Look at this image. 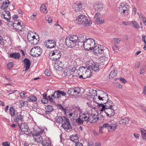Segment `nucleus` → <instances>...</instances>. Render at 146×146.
<instances>
[{"mask_svg": "<svg viewBox=\"0 0 146 146\" xmlns=\"http://www.w3.org/2000/svg\"><path fill=\"white\" fill-rule=\"evenodd\" d=\"M98 114H89L88 113H83L81 116L82 119H84L85 121L88 123H93L95 122L98 119Z\"/></svg>", "mask_w": 146, "mask_h": 146, "instance_id": "obj_1", "label": "nucleus"}, {"mask_svg": "<svg viewBox=\"0 0 146 146\" xmlns=\"http://www.w3.org/2000/svg\"><path fill=\"white\" fill-rule=\"evenodd\" d=\"M44 132V129L40 128H37L36 129H34V131L31 132V134L33 137L35 143H40L43 140L41 134Z\"/></svg>", "mask_w": 146, "mask_h": 146, "instance_id": "obj_2", "label": "nucleus"}, {"mask_svg": "<svg viewBox=\"0 0 146 146\" xmlns=\"http://www.w3.org/2000/svg\"><path fill=\"white\" fill-rule=\"evenodd\" d=\"M76 23L79 25H83L84 26H90L92 24V21L88 20L87 17L84 15H80L77 17Z\"/></svg>", "mask_w": 146, "mask_h": 146, "instance_id": "obj_3", "label": "nucleus"}, {"mask_svg": "<svg viewBox=\"0 0 146 146\" xmlns=\"http://www.w3.org/2000/svg\"><path fill=\"white\" fill-rule=\"evenodd\" d=\"M92 50L95 55H97L99 54H102L104 56H106L109 54L108 49L104 48L103 46L99 44L94 46Z\"/></svg>", "mask_w": 146, "mask_h": 146, "instance_id": "obj_4", "label": "nucleus"}, {"mask_svg": "<svg viewBox=\"0 0 146 146\" xmlns=\"http://www.w3.org/2000/svg\"><path fill=\"white\" fill-rule=\"evenodd\" d=\"M95 45L94 40L92 38H88L83 44V46L85 50H92L94 46Z\"/></svg>", "mask_w": 146, "mask_h": 146, "instance_id": "obj_5", "label": "nucleus"}, {"mask_svg": "<svg viewBox=\"0 0 146 146\" xmlns=\"http://www.w3.org/2000/svg\"><path fill=\"white\" fill-rule=\"evenodd\" d=\"M79 71L82 74L79 76L80 78L86 79L90 76L91 74L90 70L86 67H82L80 68Z\"/></svg>", "mask_w": 146, "mask_h": 146, "instance_id": "obj_6", "label": "nucleus"}, {"mask_svg": "<svg viewBox=\"0 0 146 146\" xmlns=\"http://www.w3.org/2000/svg\"><path fill=\"white\" fill-rule=\"evenodd\" d=\"M42 51V50L39 47L36 46L31 49L30 53L31 55L33 56L38 57L41 54Z\"/></svg>", "mask_w": 146, "mask_h": 146, "instance_id": "obj_7", "label": "nucleus"}, {"mask_svg": "<svg viewBox=\"0 0 146 146\" xmlns=\"http://www.w3.org/2000/svg\"><path fill=\"white\" fill-rule=\"evenodd\" d=\"M50 55L52 56V60L54 61H56L60 58L61 54L60 51L58 50H55L52 51L50 53Z\"/></svg>", "mask_w": 146, "mask_h": 146, "instance_id": "obj_8", "label": "nucleus"}, {"mask_svg": "<svg viewBox=\"0 0 146 146\" xmlns=\"http://www.w3.org/2000/svg\"><path fill=\"white\" fill-rule=\"evenodd\" d=\"M23 117L20 113H17L16 114L14 120L17 123L19 127H20V124H23Z\"/></svg>", "mask_w": 146, "mask_h": 146, "instance_id": "obj_9", "label": "nucleus"}, {"mask_svg": "<svg viewBox=\"0 0 146 146\" xmlns=\"http://www.w3.org/2000/svg\"><path fill=\"white\" fill-rule=\"evenodd\" d=\"M62 126L64 129H69L72 128V127L69 122V119L67 118H64L63 122L62 123Z\"/></svg>", "mask_w": 146, "mask_h": 146, "instance_id": "obj_10", "label": "nucleus"}, {"mask_svg": "<svg viewBox=\"0 0 146 146\" xmlns=\"http://www.w3.org/2000/svg\"><path fill=\"white\" fill-rule=\"evenodd\" d=\"M44 45L48 48H52L56 46V42L52 40H49L45 41Z\"/></svg>", "mask_w": 146, "mask_h": 146, "instance_id": "obj_11", "label": "nucleus"}, {"mask_svg": "<svg viewBox=\"0 0 146 146\" xmlns=\"http://www.w3.org/2000/svg\"><path fill=\"white\" fill-rule=\"evenodd\" d=\"M21 23L22 24V23H21L20 22H18L16 21L15 23H13V26L17 30H19L22 31V29H24L25 27L21 24Z\"/></svg>", "mask_w": 146, "mask_h": 146, "instance_id": "obj_12", "label": "nucleus"}, {"mask_svg": "<svg viewBox=\"0 0 146 146\" xmlns=\"http://www.w3.org/2000/svg\"><path fill=\"white\" fill-rule=\"evenodd\" d=\"M104 110L105 112L108 117H111L113 116L115 114L113 107L108 108H106Z\"/></svg>", "mask_w": 146, "mask_h": 146, "instance_id": "obj_13", "label": "nucleus"}, {"mask_svg": "<svg viewBox=\"0 0 146 146\" xmlns=\"http://www.w3.org/2000/svg\"><path fill=\"white\" fill-rule=\"evenodd\" d=\"M74 40H72L69 38V37H67L66 39L65 42L66 45L69 47H72L76 44L77 45V42H73Z\"/></svg>", "mask_w": 146, "mask_h": 146, "instance_id": "obj_14", "label": "nucleus"}, {"mask_svg": "<svg viewBox=\"0 0 146 146\" xmlns=\"http://www.w3.org/2000/svg\"><path fill=\"white\" fill-rule=\"evenodd\" d=\"M99 64L98 63L96 64L93 63H90L88 67V69L90 70L91 69L94 72H98L99 70Z\"/></svg>", "mask_w": 146, "mask_h": 146, "instance_id": "obj_15", "label": "nucleus"}, {"mask_svg": "<svg viewBox=\"0 0 146 146\" xmlns=\"http://www.w3.org/2000/svg\"><path fill=\"white\" fill-rule=\"evenodd\" d=\"M100 14L99 12H97L94 16V19L96 21L100 24H102L104 22V21L100 18Z\"/></svg>", "mask_w": 146, "mask_h": 146, "instance_id": "obj_16", "label": "nucleus"}, {"mask_svg": "<svg viewBox=\"0 0 146 146\" xmlns=\"http://www.w3.org/2000/svg\"><path fill=\"white\" fill-rule=\"evenodd\" d=\"M82 5H83L81 3V2H80L78 3H74L72 5V8L74 10L77 12L78 11L81 10L82 7Z\"/></svg>", "mask_w": 146, "mask_h": 146, "instance_id": "obj_17", "label": "nucleus"}, {"mask_svg": "<svg viewBox=\"0 0 146 146\" xmlns=\"http://www.w3.org/2000/svg\"><path fill=\"white\" fill-rule=\"evenodd\" d=\"M24 68H25V71H26L29 68L31 62L30 60L27 58H25L24 60Z\"/></svg>", "mask_w": 146, "mask_h": 146, "instance_id": "obj_18", "label": "nucleus"}, {"mask_svg": "<svg viewBox=\"0 0 146 146\" xmlns=\"http://www.w3.org/2000/svg\"><path fill=\"white\" fill-rule=\"evenodd\" d=\"M103 7V5L98 2H96L94 5V9L96 11H101Z\"/></svg>", "mask_w": 146, "mask_h": 146, "instance_id": "obj_19", "label": "nucleus"}, {"mask_svg": "<svg viewBox=\"0 0 146 146\" xmlns=\"http://www.w3.org/2000/svg\"><path fill=\"white\" fill-rule=\"evenodd\" d=\"M110 125L108 127V130L109 131H115L117 128V125L116 123L111 122L109 123Z\"/></svg>", "mask_w": 146, "mask_h": 146, "instance_id": "obj_20", "label": "nucleus"}, {"mask_svg": "<svg viewBox=\"0 0 146 146\" xmlns=\"http://www.w3.org/2000/svg\"><path fill=\"white\" fill-rule=\"evenodd\" d=\"M9 56L11 57L14 58L15 59H19L20 58V55L19 52H11Z\"/></svg>", "mask_w": 146, "mask_h": 146, "instance_id": "obj_21", "label": "nucleus"}, {"mask_svg": "<svg viewBox=\"0 0 146 146\" xmlns=\"http://www.w3.org/2000/svg\"><path fill=\"white\" fill-rule=\"evenodd\" d=\"M78 42H80V43L83 44V43H84L85 42V40L86 39H87L86 38L85 36H84L82 35H80L78 37Z\"/></svg>", "mask_w": 146, "mask_h": 146, "instance_id": "obj_22", "label": "nucleus"}, {"mask_svg": "<svg viewBox=\"0 0 146 146\" xmlns=\"http://www.w3.org/2000/svg\"><path fill=\"white\" fill-rule=\"evenodd\" d=\"M103 103L105 104V109L113 108L112 102L110 100H108L106 102H103Z\"/></svg>", "mask_w": 146, "mask_h": 146, "instance_id": "obj_23", "label": "nucleus"}, {"mask_svg": "<svg viewBox=\"0 0 146 146\" xmlns=\"http://www.w3.org/2000/svg\"><path fill=\"white\" fill-rule=\"evenodd\" d=\"M117 70L116 68H114L113 70L110 72L109 75V78H113L115 77L117 74Z\"/></svg>", "mask_w": 146, "mask_h": 146, "instance_id": "obj_24", "label": "nucleus"}, {"mask_svg": "<svg viewBox=\"0 0 146 146\" xmlns=\"http://www.w3.org/2000/svg\"><path fill=\"white\" fill-rule=\"evenodd\" d=\"M130 120V119L129 118H123L119 121V123L121 125H125L126 124H128L129 121Z\"/></svg>", "mask_w": 146, "mask_h": 146, "instance_id": "obj_25", "label": "nucleus"}, {"mask_svg": "<svg viewBox=\"0 0 146 146\" xmlns=\"http://www.w3.org/2000/svg\"><path fill=\"white\" fill-rule=\"evenodd\" d=\"M82 114H81L80 115V117H78L76 119L75 121L76 123L78 125H80L83 124L84 121H85L84 119H82L81 116L82 115Z\"/></svg>", "mask_w": 146, "mask_h": 146, "instance_id": "obj_26", "label": "nucleus"}, {"mask_svg": "<svg viewBox=\"0 0 146 146\" xmlns=\"http://www.w3.org/2000/svg\"><path fill=\"white\" fill-rule=\"evenodd\" d=\"M24 123H23V124H20V127H19L20 129L21 130L22 132L25 133L27 132L28 131V127L27 126L24 127L23 126V125H24Z\"/></svg>", "mask_w": 146, "mask_h": 146, "instance_id": "obj_27", "label": "nucleus"}, {"mask_svg": "<svg viewBox=\"0 0 146 146\" xmlns=\"http://www.w3.org/2000/svg\"><path fill=\"white\" fill-rule=\"evenodd\" d=\"M64 118H66V117H62L61 116L57 117L55 118V121L56 123H62L64 121Z\"/></svg>", "mask_w": 146, "mask_h": 146, "instance_id": "obj_28", "label": "nucleus"}, {"mask_svg": "<svg viewBox=\"0 0 146 146\" xmlns=\"http://www.w3.org/2000/svg\"><path fill=\"white\" fill-rule=\"evenodd\" d=\"M41 142L43 146H51V143L48 140H42Z\"/></svg>", "mask_w": 146, "mask_h": 146, "instance_id": "obj_29", "label": "nucleus"}, {"mask_svg": "<svg viewBox=\"0 0 146 146\" xmlns=\"http://www.w3.org/2000/svg\"><path fill=\"white\" fill-rule=\"evenodd\" d=\"M128 6L127 5H124L123 6V14L124 15H127L128 13Z\"/></svg>", "mask_w": 146, "mask_h": 146, "instance_id": "obj_30", "label": "nucleus"}, {"mask_svg": "<svg viewBox=\"0 0 146 146\" xmlns=\"http://www.w3.org/2000/svg\"><path fill=\"white\" fill-rule=\"evenodd\" d=\"M60 96L59 90L55 92L52 95V97L54 99L58 98Z\"/></svg>", "mask_w": 146, "mask_h": 146, "instance_id": "obj_31", "label": "nucleus"}, {"mask_svg": "<svg viewBox=\"0 0 146 146\" xmlns=\"http://www.w3.org/2000/svg\"><path fill=\"white\" fill-rule=\"evenodd\" d=\"M70 139L72 141L75 143L78 141V138L77 135H75L74 136H70Z\"/></svg>", "mask_w": 146, "mask_h": 146, "instance_id": "obj_32", "label": "nucleus"}, {"mask_svg": "<svg viewBox=\"0 0 146 146\" xmlns=\"http://www.w3.org/2000/svg\"><path fill=\"white\" fill-rule=\"evenodd\" d=\"M31 41L32 44L35 45L37 44L39 40V36L38 35L36 36V39H34L33 40H29Z\"/></svg>", "mask_w": 146, "mask_h": 146, "instance_id": "obj_33", "label": "nucleus"}, {"mask_svg": "<svg viewBox=\"0 0 146 146\" xmlns=\"http://www.w3.org/2000/svg\"><path fill=\"white\" fill-rule=\"evenodd\" d=\"M140 131L143 139H146V130L144 128H141Z\"/></svg>", "mask_w": 146, "mask_h": 146, "instance_id": "obj_34", "label": "nucleus"}, {"mask_svg": "<svg viewBox=\"0 0 146 146\" xmlns=\"http://www.w3.org/2000/svg\"><path fill=\"white\" fill-rule=\"evenodd\" d=\"M89 93L90 94V95L91 96H92V97H93L94 96V98L95 96H97V91L96 90H92L89 91Z\"/></svg>", "mask_w": 146, "mask_h": 146, "instance_id": "obj_35", "label": "nucleus"}, {"mask_svg": "<svg viewBox=\"0 0 146 146\" xmlns=\"http://www.w3.org/2000/svg\"><path fill=\"white\" fill-rule=\"evenodd\" d=\"M71 72L72 71H70V70L69 69H68V70H65L64 71V76H66L67 77H69L72 74Z\"/></svg>", "mask_w": 146, "mask_h": 146, "instance_id": "obj_36", "label": "nucleus"}, {"mask_svg": "<svg viewBox=\"0 0 146 146\" xmlns=\"http://www.w3.org/2000/svg\"><path fill=\"white\" fill-rule=\"evenodd\" d=\"M74 96L77 95L79 94L80 92V89L78 88H73Z\"/></svg>", "mask_w": 146, "mask_h": 146, "instance_id": "obj_37", "label": "nucleus"}, {"mask_svg": "<svg viewBox=\"0 0 146 146\" xmlns=\"http://www.w3.org/2000/svg\"><path fill=\"white\" fill-rule=\"evenodd\" d=\"M124 6V4L121 3V5L118 7L117 11L120 12V13L122 14H123V6Z\"/></svg>", "mask_w": 146, "mask_h": 146, "instance_id": "obj_38", "label": "nucleus"}, {"mask_svg": "<svg viewBox=\"0 0 146 146\" xmlns=\"http://www.w3.org/2000/svg\"><path fill=\"white\" fill-rule=\"evenodd\" d=\"M29 101V102H31V101H36L37 100V98H36L34 96H29L28 98Z\"/></svg>", "mask_w": 146, "mask_h": 146, "instance_id": "obj_39", "label": "nucleus"}, {"mask_svg": "<svg viewBox=\"0 0 146 146\" xmlns=\"http://www.w3.org/2000/svg\"><path fill=\"white\" fill-rule=\"evenodd\" d=\"M72 40H74L73 42H77L78 40V36L76 35H72L70 37H69Z\"/></svg>", "mask_w": 146, "mask_h": 146, "instance_id": "obj_40", "label": "nucleus"}, {"mask_svg": "<svg viewBox=\"0 0 146 146\" xmlns=\"http://www.w3.org/2000/svg\"><path fill=\"white\" fill-rule=\"evenodd\" d=\"M8 7L7 3V2H4L2 4L1 7V9L4 10V11L6 9V8Z\"/></svg>", "mask_w": 146, "mask_h": 146, "instance_id": "obj_41", "label": "nucleus"}, {"mask_svg": "<svg viewBox=\"0 0 146 146\" xmlns=\"http://www.w3.org/2000/svg\"><path fill=\"white\" fill-rule=\"evenodd\" d=\"M9 111L10 114L12 117H13L15 115V110L13 107H11L10 108Z\"/></svg>", "mask_w": 146, "mask_h": 146, "instance_id": "obj_42", "label": "nucleus"}, {"mask_svg": "<svg viewBox=\"0 0 146 146\" xmlns=\"http://www.w3.org/2000/svg\"><path fill=\"white\" fill-rule=\"evenodd\" d=\"M46 110L48 111L51 112L53 110V108L51 105H48L46 107Z\"/></svg>", "mask_w": 146, "mask_h": 146, "instance_id": "obj_43", "label": "nucleus"}, {"mask_svg": "<svg viewBox=\"0 0 146 146\" xmlns=\"http://www.w3.org/2000/svg\"><path fill=\"white\" fill-rule=\"evenodd\" d=\"M73 88H70L68 91V94L71 96H74Z\"/></svg>", "mask_w": 146, "mask_h": 146, "instance_id": "obj_44", "label": "nucleus"}, {"mask_svg": "<svg viewBox=\"0 0 146 146\" xmlns=\"http://www.w3.org/2000/svg\"><path fill=\"white\" fill-rule=\"evenodd\" d=\"M131 23L133 25V27L136 29H138L139 27V25L135 21H132Z\"/></svg>", "mask_w": 146, "mask_h": 146, "instance_id": "obj_45", "label": "nucleus"}, {"mask_svg": "<svg viewBox=\"0 0 146 146\" xmlns=\"http://www.w3.org/2000/svg\"><path fill=\"white\" fill-rule=\"evenodd\" d=\"M46 6L44 5H42L40 7V10L41 11L44 12L46 10Z\"/></svg>", "mask_w": 146, "mask_h": 146, "instance_id": "obj_46", "label": "nucleus"}, {"mask_svg": "<svg viewBox=\"0 0 146 146\" xmlns=\"http://www.w3.org/2000/svg\"><path fill=\"white\" fill-rule=\"evenodd\" d=\"M46 19L49 23H50L52 22V19L49 16H47L46 17Z\"/></svg>", "mask_w": 146, "mask_h": 146, "instance_id": "obj_47", "label": "nucleus"}, {"mask_svg": "<svg viewBox=\"0 0 146 146\" xmlns=\"http://www.w3.org/2000/svg\"><path fill=\"white\" fill-rule=\"evenodd\" d=\"M98 106L100 107H102V108L100 109V110L101 111H103L105 109V105L103 104H99L98 105Z\"/></svg>", "mask_w": 146, "mask_h": 146, "instance_id": "obj_48", "label": "nucleus"}, {"mask_svg": "<svg viewBox=\"0 0 146 146\" xmlns=\"http://www.w3.org/2000/svg\"><path fill=\"white\" fill-rule=\"evenodd\" d=\"M48 101V98H43L41 100V102L43 104H47Z\"/></svg>", "mask_w": 146, "mask_h": 146, "instance_id": "obj_49", "label": "nucleus"}, {"mask_svg": "<svg viewBox=\"0 0 146 146\" xmlns=\"http://www.w3.org/2000/svg\"><path fill=\"white\" fill-rule=\"evenodd\" d=\"M3 18L7 21L9 20L11 18V17L8 16V17L5 14H3Z\"/></svg>", "mask_w": 146, "mask_h": 146, "instance_id": "obj_50", "label": "nucleus"}, {"mask_svg": "<svg viewBox=\"0 0 146 146\" xmlns=\"http://www.w3.org/2000/svg\"><path fill=\"white\" fill-rule=\"evenodd\" d=\"M109 123H104L103 125L102 126H101L102 128H103V129L105 128H108V127H109Z\"/></svg>", "mask_w": 146, "mask_h": 146, "instance_id": "obj_51", "label": "nucleus"}, {"mask_svg": "<svg viewBox=\"0 0 146 146\" xmlns=\"http://www.w3.org/2000/svg\"><path fill=\"white\" fill-rule=\"evenodd\" d=\"M50 112L47 111H45V113L44 114V116L46 118H48L49 117V114Z\"/></svg>", "mask_w": 146, "mask_h": 146, "instance_id": "obj_52", "label": "nucleus"}, {"mask_svg": "<svg viewBox=\"0 0 146 146\" xmlns=\"http://www.w3.org/2000/svg\"><path fill=\"white\" fill-rule=\"evenodd\" d=\"M13 62H10L8 64L7 66L9 69H10L13 67Z\"/></svg>", "mask_w": 146, "mask_h": 146, "instance_id": "obj_53", "label": "nucleus"}, {"mask_svg": "<svg viewBox=\"0 0 146 146\" xmlns=\"http://www.w3.org/2000/svg\"><path fill=\"white\" fill-rule=\"evenodd\" d=\"M58 67H60L61 68H62L63 69V66H64V64L63 63L61 62V61H59L58 62Z\"/></svg>", "mask_w": 146, "mask_h": 146, "instance_id": "obj_54", "label": "nucleus"}, {"mask_svg": "<svg viewBox=\"0 0 146 146\" xmlns=\"http://www.w3.org/2000/svg\"><path fill=\"white\" fill-rule=\"evenodd\" d=\"M25 94L24 92H22L19 93V95L21 98L23 99L25 98Z\"/></svg>", "mask_w": 146, "mask_h": 146, "instance_id": "obj_55", "label": "nucleus"}, {"mask_svg": "<svg viewBox=\"0 0 146 146\" xmlns=\"http://www.w3.org/2000/svg\"><path fill=\"white\" fill-rule=\"evenodd\" d=\"M3 146H10V143L9 142H5L2 143Z\"/></svg>", "mask_w": 146, "mask_h": 146, "instance_id": "obj_56", "label": "nucleus"}, {"mask_svg": "<svg viewBox=\"0 0 146 146\" xmlns=\"http://www.w3.org/2000/svg\"><path fill=\"white\" fill-rule=\"evenodd\" d=\"M113 39L117 43H119V42L121 41V39L120 38H114Z\"/></svg>", "mask_w": 146, "mask_h": 146, "instance_id": "obj_57", "label": "nucleus"}, {"mask_svg": "<svg viewBox=\"0 0 146 146\" xmlns=\"http://www.w3.org/2000/svg\"><path fill=\"white\" fill-rule=\"evenodd\" d=\"M44 73L46 75L48 76H50V73L49 72L48 70H46L44 72Z\"/></svg>", "mask_w": 146, "mask_h": 146, "instance_id": "obj_58", "label": "nucleus"}, {"mask_svg": "<svg viewBox=\"0 0 146 146\" xmlns=\"http://www.w3.org/2000/svg\"><path fill=\"white\" fill-rule=\"evenodd\" d=\"M25 102L23 100H20L19 103L21 106H23L25 105Z\"/></svg>", "mask_w": 146, "mask_h": 146, "instance_id": "obj_59", "label": "nucleus"}, {"mask_svg": "<svg viewBox=\"0 0 146 146\" xmlns=\"http://www.w3.org/2000/svg\"><path fill=\"white\" fill-rule=\"evenodd\" d=\"M76 146H83V144L78 141L76 142Z\"/></svg>", "mask_w": 146, "mask_h": 146, "instance_id": "obj_60", "label": "nucleus"}, {"mask_svg": "<svg viewBox=\"0 0 146 146\" xmlns=\"http://www.w3.org/2000/svg\"><path fill=\"white\" fill-rule=\"evenodd\" d=\"M116 86L117 88H122V85L120 84L117 83L116 84Z\"/></svg>", "mask_w": 146, "mask_h": 146, "instance_id": "obj_61", "label": "nucleus"}, {"mask_svg": "<svg viewBox=\"0 0 146 146\" xmlns=\"http://www.w3.org/2000/svg\"><path fill=\"white\" fill-rule=\"evenodd\" d=\"M103 129L102 128V127L101 126H99V132L100 133H103Z\"/></svg>", "mask_w": 146, "mask_h": 146, "instance_id": "obj_62", "label": "nucleus"}, {"mask_svg": "<svg viewBox=\"0 0 146 146\" xmlns=\"http://www.w3.org/2000/svg\"><path fill=\"white\" fill-rule=\"evenodd\" d=\"M60 96L61 94L62 96H65L66 95V92H62L59 90Z\"/></svg>", "mask_w": 146, "mask_h": 146, "instance_id": "obj_63", "label": "nucleus"}, {"mask_svg": "<svg viewBox=\"0 0 146 146\" xmlns=\"http://www.w3.org/2000/svg\"><path fill=\"white\" fill-rule=\"evenodd\" d=\"M46 98H48V99L51 102L52 101V99H54L52 96L50 97V96H48L47 97H46Z\"/></svg>", "mask_w": 146, "mask_h": 146, "instance_id": "obj_64", "label": "nucleus"}]
</instances>
